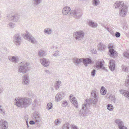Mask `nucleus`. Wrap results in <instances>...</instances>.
Wrapping results in <instances>:
<instances>
[{
  "instance_id": "f257e3e1",
  "label": "nucleus",
  "mask_w": 129,
  "mask_h": 129,
  "mask_svg": "<svg viewBox=\"0 0 129 129\" xmlns=\"http://www.w3.org/2000/svg\"><path fill=\"white\" fill-rule=\"evenodd\" d=\"M91 97L90 99H86L84 101V104L82 105V109L81 111L82 112L81 114L83 116H87L88 114L89 110L88 108L91 104L93 107H96L98 102L99 97L98 92L94 90L92 91L91 92Z\"/></svg>"
},
{
  "instance_id": "f03ea898",
  "label": "nucleus",
  "mask_w": 129,
  "mask_h": 129,
  "mask_svg": "<svg viewBox=\"0 0 129 129\" xmlns=\"http://www.w3.org/2000/svg\"><path fill=\"white\" fill-rule=\"evenodd\" d=\"M113 7L115 9H119V16L124 17L127 15L128 7L124 4L123 2L118 1L115 2L113 5Z\"/></svg>"
},
{
  "instance_id": "7ed1b4c3",
  "label": "nucleus",
  "mask_w": 129,
  "mask_h": 129,
  "mask_svg": "<svg viewBox=\"0 0 129 129\" xmlns=\"http://www.w3.org/2000/svg\"><path fill=\"white\" fill-rule=\"evenodd\" d=\"M70 11V15L76 19H79L82 16V14L80 9L76 8L71 10L70 8L68 7H66L63 8L62 13L63 15H66Z\"/></svg>"
},
{
  "instance_id": "20e7f679",
  "label": "nucleus",
  "mask_w": 129,
  "mask_h": 129,
  "mask_svg": "<svg viewBox=\"0 0 129 129\" xmlns=\"http://www.w3.org/2000/svg\"><path fill=\"white\" fill-rule=\"evenodd\" d=\"M15 105L20 108H25L31 104L32 101L30 98L23 97L15 98L14 100Z\"/></svg>"
},
{
  "instance_id": "39448f33",
  "label": "nucleus",
  "mask_w": 129,
  "mask_h": 129,
  "mask_svg": "<svg viewBox=\"0 0 129 129\" xmlns=\"http://www.w3.org/2000/svg\"><path fill=\"white\" fill-rule=\"evenodd\" d=\"M29 65V63L25 61L22 62L20 63L18 68V73H22L24 74L27 72L29 70L28 67Z\"/></svg>"
},
{
  "instance_id": "423d86ee",
  "label": "nucleus",
  "mask_w": 129,
  "mask_h": 129,
  "mask_svg": "<svg viewBox=\"0 0 129 129\" xmlns=\"http://www.w3.org/2000/svg\"><path fill=\"white\" fill-rule=\"evenodd\" d=\"M84 32L81 30L76 31L74 33L73 36L76 40L79 41L82 39L84 36Z\"/></svg>"
},
{
  "instance_id": "0eeeda50",
  "label": "nucleus",
  "mask_w": 129,
  "mask_h": 129,
  "mask_svg": "<svg viewBox=\"0 0 129 129\" xmlns=\"http://www.w3.org/2000/svg\"><path fill=\"white\" fill-rule=\"evenodd\" d=\"M33 119L36 122V123H37V127H40L41 124H39V123L42 121V118L40 116V115L38 113H35L33 115Z\"/></svg>"
},
{
  "instance_id": "6e6552de",
  "label": "nucleus",
  "mask_w": 129,
  "mask_h": 129,
  "mask_svg": "<svg viewBox=\"0 0 129 129\" xmlns=\"http://www.w3.org/2000/svg\"><path fill=\"white\" fill-rule=\"evenodd\" d=\"M24 38L32 43H35L37 42L35 39L30 33H29L28 31H26V32L24 36Z\"/></svg>"
},
{
  "instance_id": "1a4fd4ad",
  "label": "nucleus",
  "mask_w": 129,
  "mask_h": 129,
  "mask_svg": "<svg viewBox=\"0 0 129 129\" xmlns=\"http://www.w3.org/2000/svg\"><path fill=\"white\" fill-rule=\"evenodd\" d=\"M115 122L118 125L119 129H127L126 127L124 126L123 122L120 119H116L115 121Z\"/></svg>"
},
{
  "instance_id": "9d476101",
  "label": "nucleus",
  "mask_w": 129,
  "mask_h": 129,
  "mask_svg": "<svg viewBox=\"0 0 129 129\" xmlns=\"http://www.w3.org/2000/svg\"><path fill=\"white\" fill-rule=\"evenodd\" d=\"M13 41L16 45H19L20 44L21 40L20 35L19 34H16L14 36Z\"/></svg>"
},
{
  "instance_id": "9b49d317",
  "label": "nucleus",
  "mask_w": 129,
  "mask_h": 129,
  "mask_svg": "<svg viewBox=\"0 0 129 129\" xmlns=\"http://www.w3.org/2000/svg\"><path fill=\"white\" fill-rule=\"evenodd\" d=\"M40 61L41 64L45 67H48L50 63L49 59L45 58L40 59Z\"/></svg>"
},
{
  "instance_id": "f8f14e48",
  "label": "nucleus",
  "mask_w": 129,
  "mask_h": 129,
  "mask_svg": "<svg viewBox=\"0 0 129 129\" xmlns=\"http://www.w3.org/2000/svg\"><path fill=\"white\" fill-rule=\"evenodd\" d=\"M64 94L63 92L58 93L56 95L55 99L57 102H59L61 100L64 98Z\"/></svg>"
},
{
  "instance_id": "ddd939ff",
  "label": "nucleus",
  "mask_w": 129,
  "mask_h": 129,
  "mask_svg": "<svg viewBox=\"0 0 129 129\" xmlns=\"http://www.w3.org/2000/svg\"><path fill=\"white\" fill-rule=\"evenodd\" d=\"M104 62L103 61L102 62L101 59H99L96 62V68L97 69H102L103 70H104L105 68L103 66V63Z\"/></svg>"
},
{
  "instance_id": "4468645a",
  "label": "nucleus",
  "mask_w": 129,
  "mask_h": 129,
  "mask_svg": "<svg viewBox=\"0 0 129 129\" xmlns=\"http://www.w3.org/2000/svg\"><path fill=\"white\" fill-rule=\"evenodd\" d=\"M8 59L11 62L15 63H17L19 61L18 57L17 56H9Z\"/></svg>"
},
{
  "instance_id": "2eb2a0df",
  "label": "nucleus",
  "mask_w": 129,
  "mask_h": 129,
  "mask_svg": "<svg viewBox=\"0 0 129 129\" xmlns=\"http://www.w3.org/2000/svg\"><path fill=\"white\" fill-rule=\"evenodd\" d=\"M22 79V82L23 84L27 85L29 84V77L27 75H25L23 77Z\"/></svg>"
},
{
  "instance_id": "dca6fc26",
  "label": "nucleus",
  "mask_w": 129,
  "mask_h": 129,
  "mask_svg": "<svg viewBox=\"0 0 129 129\" xmlns=\"http://www.w3.org/2000/svg\"><path fill=\"white\" fill-rule=\"evenodd\" d=\"M0 126L2 129H7L8 126V122L6 121L1 119L0 121Z\"/></svg>"
},
{
  "instance_id": "f3484780",
  "label": "nucleus",
  "mask_w": 129,
  "mask_h": 129,
  "mask_svg": "<svg viewBox=\"0 0 129 129\" xmlns=\"http://www.w3.org/2000/svg\"><path fill=\"white\" fill-rule=\"evenodd\" d=\"M109 67L110 70L112 71H113L115 70V61L113 60H110L109 63Z\"/></svg>"
},
{
  "instance_id": "a211bd4d",
  "label": "nucleus",
  "mask_w": 129,
  "mask_h": 129,
  "mask_svg": "<svg viewBox=\"0 0 129 129\" xmlns=\"http://www.w3.org/2000/svg\"><path fill=\"white\" fill-rule=\"evenodd\" d=\"M20 16L18 14H15L12 16L10 18V20L14 21H17L19 19Z\"/></svg>"
},
{
  "instance_id": "6ab92c4d",
  "label": "nucleus",
  "mask_w": 129,
  "mask_h": 129,
  "mask_svg": "<svg viewBox=\"0 0 129 129\" xmlns=\"http://www.w3.org/2000/svg\"><path fill=\"white\" fill-rule=\"evenodd\" d=\"M83 60L82 61V62L84 64L85 66L86 67L87 66V64L91 63L92 62V60L91 59L88 58H82Z\"/></svg>"
},
{
  "instance_id": "aec40b11",
  "label": "nucleus",
  "mask_w": 129,
  "mask_h": 129,
  "mask_svg": "<svg viewBox=\"0 0 129 129\" xmlns=\"http://www.w3.org/2000/svg\"><path fill=\"white\" fill-rule=\"evenodd\" d=\"M110 56L114 58L117 56V52L114 49H111L109 50Z\"/></svg>"
},
{
  "instance_id": "412c9836",
  "label": "nucleus",
  "mask_w": 129,
  "mask_h": 129,
  "mask_svg": "<svg viewBox=\"0 0 129 129\" xmlns=\"http://www.w3.org/2000/svg\"><path fill=\"white\" fill-rule=\"evenodd\" d=\"M47 55L46 52L43 50H40L39 51L38 55L40 58H42L45 57Z\"/></svg>"
},
{
  "instance_id": "4be33fe9",
  "label": "nucleus",
  "mask_w": 129,
  "mask_h": 129,
  "mask_svg": "<svg viewBox=\"0 0 129 129\" xmlns=\"http://www.w3.org/2000/svg\"><path fill=\"white\" fill-rule=\"evenodd\" d=\"M119 91L120 93L129 99V92L125 90H119Z\"/></svg>"
},
{
  "instance_id": "5701e85b",
  "label": "nucleus",
  "mask_w": 129,
  "mask_h": 129,
  "mask_svg": "<svg viewBox=\"0 0 129 129\" xmlns=\"http://www.w3.org/2000/svg\"><path fill=\"white\" fill-rule=\"evenodd\" d=\"M33 5L36 7L39 5L42 2V0H31Z\"/></svg>"
},
{
  "instance_id": "b1692460",
  "label": "nucleus",
  "mask_w": 129,
  "mask_h": 129,
  "mask_svg": "<svg viewBox=\"0 0 129 129\" xmlns=\"http://www.w3.org/2000/svg\"><path fill=\"white\" fill-rule=\"evenodd\" d=\"M61 82L60 81H56L55 82L54 84V87L56 90H58L61 85Z\"/></svg>"
},
{
  "instance_id": "393cba45",
  "label": "nucleus",
  "mask_w": 129,
  "mask_h": 129,
  "mask_svg": "<svg viewBox=\"0 0 129 129\" xmlns=\"http://www.w3.org/2000/svg\"><path fill=\"white\" fill-rule=\"evenodd\" d=\"M98 50L100 51H103L106 48V46L101 43L98 45Z\"/></svg>"
},
{
  "instance_id": "a878e982",
  "label": "nucleus",
  "mask_w": 129,
  "mask_h": 129,
  "mask_svg": "<svg viewBox=\"0 0 129 129\" xmlns=\"http://www.w3.org/2000/svg\"><path fill=\"white\" fill-rule=\"evenodd\" d=\"M52 29L50 28H46L43 31L44 33L48 35H50L52 33Z\"/></svg>"
},
{
  "instance_id": "bb28decb",
  "label": "nucleus",
  "mask_w": 129,
  "mask_h": 129,
  "mask_svg": "<svg viewBox=\"0 0 129 129\" xmlns=\"http://www.w3.org/2000/svg\"><path fill=\"white\" fill-rule=\"evenodd\" d=\"M71 100H72L71 102L73 105L76 108H78V104L76 98L75 97L72 98Z\"/></svg>"
},
{
  "instance_id": "cd10ccee",
  "label": "nucleus",
  "mask_w": 129,
  "mask_h": 129,
  "mask_svg": "<svg viewBox=\"0 0 129 129\" xmlns=\"http://www.w3.org/2000/svg\"><path fill=\"white\" fill-rule=\"evenodd\" d=\"M82 60H83L82 58L78 59L77 58H73L74 63L77 64H79L80 62H82Z\"/></svg>"
},
{
  "instance_id": "c85d7f7f",
  "label": "nucleus",
  "mask_w": 129,
  "mask_h": 129,
  "mask_svg": "<svg viewBox=\"0 0 129 129\" xmlns=\"http://www.w3.org/2000/svg\"><path fill=\"white\" fill-rule=\"evenodd\" d=\"M60 129H70L69 124L68 123L64 124Z\"/></svg>"
},
{
  "instance_id": "c756f323",
  "label": "nucleus",
  "mask_w": 129,
  "mask_h": 129,
  "mask_svg": "<svg viewBox=\"0 0 129 129\" xmlns=\"http://www.w3.org/2000/svg\"><path fill=\"white\" fill-rule=\"evenodd\" d=\"M100 4V2L99 0H93L92 1V4L94 6H97Z\"/></svg>"
},
{
  "instance_id": "7c9ffc66",
  "label": "nucleus",
  "mask_w": 129,
  "mask_h": 129,
  "mask_svg": "<svg viewBox=\"0 0 129 129\" xmlns=\"http://www.w3.org/2000/svg\"><path fill=\"white\" fill-rule=\"evenodd\" d=\"M121 67L122 70L123 71L127 73L128 72V67L124 65H122Z\"/></svg>"
},
{
  "instance_id": "2f4dec72",
  "label": "nucleus",
  "mask_w": 129,
  "mask_h": 129,
  "mask_svg": "<svg viewBox=\"0 0 129 129\" xmlns=\"http://www.w3.org/2000/svg\"><path fill=\"white\" fill-rule=\"evenodd\" d=\"M100 92L102 95L105 94L106 93V89L103 86L101 88Z\"/></svg>"
},
{
  "instance_id": "473e14b6",
  "label": "nucleus",
  "mask_w": 129,
  "mask_h": 129,
  "mask_svg": "<svg viewBox=\"0 0 129 129\" xmlns=\"http://www.w3.org/2000/svg\"><path fill=\"white\" fill-rule=\"evenodd\" d=\"M109 98L114 103H115L116 101V98H115V96L113 95H112V94L110 95L109 96Z\"/></svg>"
},
{
  "instance_id": "72a5a7b5",
  "label": "nucleus",
  "mask_w": 129,
  "mask_h": 129,
  "mask_svg": "<svg viewBox=\"0 0 129 129\" xmlns=\"http://www.w3.org/2000/svg\"><path fill=\"white\" fill-rule=\"evenodd\" d=\"M88 24L90 26L92 27H96L97 26L96 24L91 21H89Z\"/></svg>"
},
{
  "instance_id": "f704fd0d",
  "label": "nucleus",
  "mask_w": 129,
  "mask_h": 129,
  "mask_svg": "<svg viewBox=\"0 0 129 129\" xmlns=\"http://www.w3.org/2000/svg\"><path fill=\"white\" fill-rule=\"evenodd\" d=\"M15 24L13 23L12 22H10L7 25V26L10 28H13L15 26Z\"/></svg>"
},
{
  "instance_id": "c9c22d12",
  "label": "nucleus",
  "mask_w": 129,
  "mask_h": 129,
  "mask_svg": "<svg viewBox=\"0 0 129 129\" xmlns=\"http://www.w3.org/2000/svg\"><path fill=\"white\" fill-rule=\"evenodd\" d=\"M52 104L51 103H48L47 106L46 108L48 110L52 109Z\"/></svg>"
},
{
  "instance_id": "e433bc0d",
  "label": "nucleus",
  "mask_w": 129,
  "mask_h": 129,
  "mask_svg": "<svg viewBox=\"0 0 129 129\" xmlns=\"http://www.w3.org/2000/svg\"><path fill=\"white\" fill-rule=\"evenodd\" d=\"M107 109L109 111H112L113 109V106L111 104H109L107 106Z\"/></svg>"
},
{
  "instance_id": "4c0bfd02",
  "label": "nucleus",
  "mask_w": 129,
  "mask_h": 129,
  "mask_svg": "<svg viewBox=\"0 0 129 129\" xmlns=\"http://www.w3.org/2000/svg\"><path fill=\"white\" fill-rule=\"evenodd\" d=\"M125 84L126 87H129V79L128 78H126L125 79Z\"/></svg>"
},
{
  "instance_id": "58836bf2",
  "label": "nucleus",
  "mask_w": 129,
  "mask_h": 129,
  "mask_svg": "<svg viewBox=\"0 0 129 129\" xmlns=\"http://www.w3.org/2000/svg\"><path fill=\"white\" fill-rule=\"evenodd\" d=\"M61 102L62 104V106L64 107H66L68 105V103L67 101L66 100L63 101H61Z\"/></svg>"
},
{
  "instance_id": "ea45409f",
  "label": "nucleus",
  "mask_w": 129,
  "mask_h": 129,
  "mask_svg": "<svg viewBox=\"0 0 129 129\" xmlns=\"http://www.w3.org/2000/svg\"><path fill=\"white\" fill-rule=\"evenodd\" d=\"M0 113L3 115H5V114L4 110L3 109L2 107L1 106H0Z\"/></svg>"
},
{
  "instance_id": "a19ab883",
  "label": "nucleus",
  "mask_w": 129,
  "mask_h": 129,
  "mask_svg": "<svg viewBox=\"0 0 129 129\" xmlns=\"http://www.w3.org/2000/svg\"><path fill=\"white\" fill-rule=\"evenodd\" d=\"M123 55L124 56L127 58L129 59V52H125L123 53Z\"/></svg>"
},
{
  "instance_id": "79ce46f5",
  "label": "nucleus",
  "mask_w": 129,
  "mask_h": 129,
  "mask_svg": "<svg viewBox=\"0 0 129 129\" xmlns=\"http://www.w3.org/2000/svg\"><path fill=\"white\" fill-rule=\"evenodd\" d=\"M54 123L55 125H57L59 123H61V121L59 120L58 119H57L55 120Z\"/></svg>"
},
{
  "instance_id": "37998d69",
  "label": "nucleus",
  "mask_w": 129,
  "mask_h": 129,
  "mask_svg": "<svg viewBox=\"0 0 129 129\" xmlns=\"http://www.w3.org/2000/svg\"><path fill=\"white\" fill-rule=\"evenodd\" d=\"M96 70L95 69H93L91 72V75L92 76H94L95 74Z\"/></svg>"
},
{
  "instance_id": "c03bdc74",
  "label": "nucleus",
  "mask_w": 129,
  "mask_h": 129,
  "mask_svg": "<svg viewBox=\"0 0 129 129\" xmlns=\"http://www.w3.org/2000/svg\"><path fill=\"white\" fill-rule=\"evenodd\" d=\"M59 51H55V53H54L53 55L54 56H58L59 55Z\"/></svg>"
},
{
  "instance_id": "a18cd8bd",
  "label": "nucleus",
  "mask_w": 129,
  "mask_h": 129,
  "mask_svg": "<svg viewBox=\"0 0 129 129\" xmlns=\"http://www.w3.org/2000/svg\"><path fill=\"white\" fill-rule=\"evenodd\" d=\"M71 127L72 129H78L76 126L74 124H71Z\"/></svg>"
},
{
  "instance_id": "49530a36",
  "label": "nucleus",
  "mask_w": 129,
  "mask_h": 129,
  "mask_svg": "<svg viewBox=\"0 0 129 129\" xmlns=\"http://www.w3.org/2000/svg\"><path fill=\"white\" fill-rule=\"evenodd\" d=\"M115 36L116 38H119L120 36V33L118 32H116L115 34Z\"/></svg>"
},
{
  "instance_id": "de8ad7c7",
  "label": "nucleus",
  "mask_w": 129,
  "mask_h": 129,
  "mask_svg": "<svg viewBox=\"0 0 129 129\" xmlns=\"http://www.w3.org/2000/svg\"><path fill=\"white\" fill-rule=\"evenodd\" d=\"M113 45L112 44H110L108 45V48L110 49H113Z\"/></svg>"
},
{
  "instance_id": "09e8293b",
  "label": "nucleus",
  "mask_w": 129,
  "mask_h": 129,
  "mask_svg": "<svg viewBox=\"0 0 129 129\" xmlns=\"http://www.w3.org/2000/svg\"><path fill=\"white\" fill-rule=\"evenodd\" d=\"M44 71L46 73V74H47L50 75L52 73L50 72L47 70H45Z\"/></svg>"
},
{
  "instance_id": "8fccbe9b",
  "label": "nucleus",
  "mask_w": 129,
  "mask_h": 129,
  "mask_svg": "<svg viewBox=\"0 0 129 129\" xmlns=\"http://www.w3.org/2000/svg\"><path fill=\"white\" fill-rule=\"evenodd\" d=\"M35 123H36L35 121L33 120H30L29 122V124L31 125L34 124Z\"/></svg>"
},
{
  "instance_id": "3c124183",
  "label": "nucleus",
  "mask_w": 129,
  "mask_h": 129,
  "mask_svg": "<svg viewBox=\"0 0 129 129\" xmlns=\"http://www.w3.org/2000/svg\"><path fill=\"white\" fill-rule=\"evenodd\" d=\"M109 33H110V34L114 36L115 33L113 30H110V31Z\"/></svg>"
},
{
  "instance_id": "603ef678",
  "label": "nucleus",
  "mask_w": 129,
  "mask_h": 129,
  "mask_svg": "<svg viewBox=\"0 0 129 129\" xmlns=\"http://www.w3.org/2000/svg\"><path fill=\"white\" fill-rule=\"evenodd\" d=\"M91 51L92 53L94 54H95L97 53V51L95 49H92Z\"/></svg>"
},
{
  "instance_id": "864d4df0",
  "label": "nucleus",
  "mask_w": 129,
  "mask_h": 129,
  "mask_svg": "<svg viewBox=\"0 0 129 129\" xmlns=\"http://www.w3.org/2000/svg\"><path fill=\"white\" fill-rule=\"evenodd\" d=\"M27 117L26 116H25L24 118L26 120V124L27 123H28V121H27V120H26V118H27Z\"/></svg>"
},
{
  "instance_id": "5fc2aeb1",
  "label": "nucleus",
  "mask_w": 129,
  "mask_h": 129,
  "mask_svg": "<svg viewBox=\"0 0 129 129\" xmlns=\"http://www.w3.org/2000/svg\"><path fill=\"white\" fill-rule=\"evenodd\" d=\"M107 30L109 32L110 31V30L109 29V28H106Z\"/></svg>"
},
{
  "instance_id": "6e6d98bb",
  "label": "nucleus",
  "mask_w": 129,
  "mask_h": 129,
  "mask_svg": "<svg viewBox=\"0 0 129 129\" xmlns=\"http://www.w3.org/2000/svg\"><path fill=\"white\" fill-rule=\"evenodd\" d=\"M26 124L27 125V128L29 127V125H28V123H27Z\"/></svg>"
},
{
  "instance_id": "4d7b16f0",
  "label": "nucleus",
  "mask_w": 129,
  "mask_h": 129,
  "mask_svg": "<svg viewBox=\"0 0 129 129\" xmlns=\"http://www.w3.org/2000/svg\"><path fill=\"white\" fill-rule=\"evenodd\" d=\"M73 96V95L72 94H71L70 95V99L71 98V97H72Z\"/></svg>"
},
{
  "instance_id": "13d9d810",
  "label": "nucleus",
  "mask_w": 129,
  "mask_h": 129,
  "mask_svg": "<svg viewBox=\"0 0 129 129\" xmlns=\"http://www.w3.org/2000/svg\"><path fill=\"white\" fill-rule=\"evenodd\" d=\"M51 90H52L53 91L54 89L52 88H51Z\"/></svg>"
},
{
  "instance_id": "bf43d9fd",
  "label": "nucleus",
  "mask_w": 129,
  "mask_h": 129,
  "mask_svg": "<svg viewBox=\"0 0 129 129\" xmlns=\"http://www.w3.org/2000/svg\"><path fill=\"white\" fill-rule=\"evenodd\" d=\"M128 77H127V78H128L129 79V75H128Z\"/></svg>"
},
{
  "instance_id": "052dcab7",
  "label": "nucleus",
  "mask_w": 129,
  "mask_h": 129,
  "mask_svg": "<svg viewBox=\"0 0 129 129\" xmlns=\"http://www.w3.org/2000/svg\"><path fill=\"white\" fill-rule=\"evenodd\" d=\"M37 100H35V102H37Z\"/></svg>"
}]
</instances>
